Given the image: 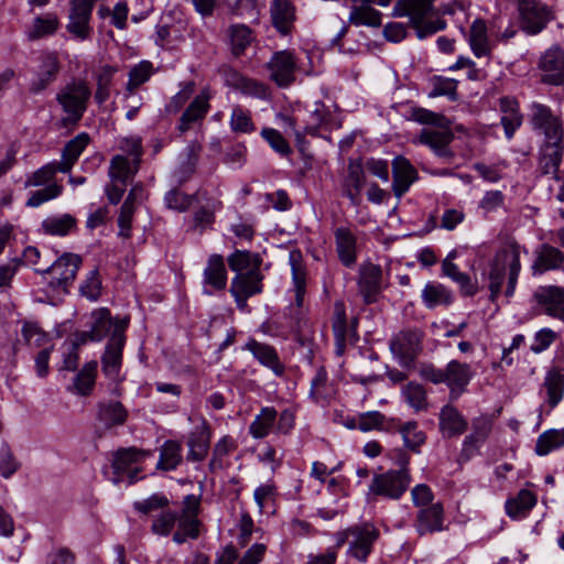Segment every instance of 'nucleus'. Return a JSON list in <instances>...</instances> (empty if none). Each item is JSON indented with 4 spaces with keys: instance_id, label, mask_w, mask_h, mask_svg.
<instances>
[{
    "instance_id": "f257e3e1",
    "label": "nucleus",
    "mask_w": 564,
    "mask_h": 564,
    "mask_svg": "<svg viewBox=\"0 0 564 564\" xmlns=\"http://www.w3.org/2000/svg\"><path fill=\"white\" fill-rule=\"evenodd\" d=\"M530 110L532 129L542 138L539 147V170L542 174H551L558 180L557 172L564 153L563 121L543 104L533 102Z\"/></svg>"
},
{
    "instance_id": "f03ea898",
    "label": "nucleus",
    "mask_w": 564,
    "mask_h": 564,
    "mask_svg": "<svg viewBox=\"0 0 564 564\" xmlns=\"http://www.w3.org/2000/svg\"><path fill=\"white\" fill-rule=\"evenodd\" d=\"M521 246L516 241L505 243L495 254L489 270L490 300L495 301L500 294L508 271L507 296H512L521 270Z\"/></svg>"
},
{
    "instance_id": "7ed1b4c3",
    "label": "nucleus",
    "mask_w": 564,
    "mask_h": 564,
    "mask_svg": "<svg viewBox=\"0 0 564 564\" xmlns=\"http://www.w3.org/2000/svg\"><path fill=\"white\" fill-rule=\"evenodd\" d=\"M435 0H395L391 15L408 18L419 39H424L446 28L445 20L436 17Z\"/></svg>"
},
{
    "instance_id": "20e7f679",
    "label": "nucleus",
    "mask_w": 564,
    "mask_h": 564,
    "mask_svg": "<svg viewBox=\"0 0 564 564\" xmlns=\"http://www.w3.org/2000/svg\"><path fill=\"white\" fill-rule=\"evenodd\" d=\"M408 465L409 457L401 453L399 469H390L375 475L367 495L369 497H383L391 500L400 499L411 482Z\"/></svg>"
},
{
    "instance_id": "39448f33",
    "label": "nucleus",
    "mask_w": 564,
    "mask_h": 564,
    "mask_svg": "<svg viewBox=\"0 0 564 564\" xmlns=\"http://www.w3.org/2000/svg\"><path fill=\"white\" fill-rule=\"evenodd\" d=\"M90 96L88 84L83 79H74L61 89L56 100L67 113L66 120L76 123L83 118Z\"/></svg>"
},
{
    "instance_id": "423d86ee",
    "label": "nucleus",
    "mask_w": 564,
    "mask_h": 564,
    "mask_svg": "<svg viewBox=\"0 0 564 564\" xmlns=\"http://www.w3.org/2000/svg\"><path fill=\"white\" fill-rule=\"evenodd\" d=\"M128 324V321L118 322L116 324V328L111 333L101 357V370L107 378L113 381L120 380L122 350L126 344L124 332Z\"/></svg>"
},
{
    "instance_id": "0eeeda50",
    "label": "nucleus",
    "mask_w": 564,
    "mask_h": 564,
    "mask_svg": "<svg viewBox=\"0 0 564 564\" xmlns=\"http://www.w3.org/2000/svg\"><path fill=\"white\" fill-rule=\"evenodd\" d=\"M82 262L80 256L66 252L48 268L36 271L48 275L47 282L51 288L66 291L67 286L74 283Z\"/></svg>"
},
{
    "instance_id": "6e6552de",
    "label": "nucleus",
    "mask_w": 564,
    "mask_h": 564,
    "mask_svg": "<svg viewBox=\"0 0 564 564\" xmlns=\"http://www.w3.org/2000/svg\"><path fill=\"white\" fill-rule=\"evenodd\" d=\"M151 455V451L140 449L137 447H126L117 449L112 454V476L109 477V480L112 484L118 485L121 482L124 475H128L129 484H133L135 481V477L139 469H132V466L134 464L143 462L147 457Z\"/></svg>"
},
{
    "instance_id": "1a4fd4ad",
    "label": "nucleus",
    "mask_w": 564,
    "mask_h": 564,
    "mask_svg": "<svg viewBox=\"0 0 564 564\" xmlns=\"http://www.w3.org/2000/svg\"><path fill=\"white\" fill-rule=\"evenodd\" d=\"M521 29L530 35L542 32L553 19L550 8L540 0H518Z\"/></svg>"
},
{
    "instance_id": "9d476101",
    "label": "nucleus",
    "mask_w": 564,
    "mask_h": 564,
    "mask_svg": "<svg viewBox=\"0 0 564 564\" xmlns=\"http://www.w3.org/2000/svg\"><path fill=\"white\" fill-rule=\"evenodd\" d=\"M348 534L351 539L347 554L361 563L367 562L380 535L379 530L372 523L365 522L348 528Z\"/></svg>"
},
{
    "instance_id": "9b49d317",
    "label": "nucleus",
    "mask_w": 564,
    "mask_h": 564,
    "mask_svg": "<svg viewBox=\"0 0 564 564\" xmlns=\"http://www.w3.org/2000/svg\"><path fill=\"white\" fill-rule=\"evenodd\" d=\"M226 86L241 94L261 100L270 98V89L264 83L247 77L231 66L224 65L219 69Z\"/></svg>"
},
{
    "instance_id": "f8f14e48",
    "label": "nucleus",
    "mask_w": 564,
    "mask_h": 564,
    "mask_svg": "<svg viewBox=\"0 0 564 564\" xmlns=\"http://www.w3.org/2000/svg\"><path fill=\"white\" fill-rule=\"evenodd\" d=\"M269 78L279 87L285 88L295 82L297 69L295 56L291 51L275 52L267 64Z\"/></svg>"
},
{
    "instance_id": "ddd939ff",
    "label": "nucleus",
    "mask_w": 564,
    "mask_h": 564,
    "mask_svg": "<svg viewBox=\"0 0 564 564\" xmlns=\"http://www.w3.org/2000/svg\"><path fill=\"white\" fill-rule=\"evenodd\" d=\"M61 70V62L55 52H43L39 57V66L29 90L33 95L47 89L57 78Z\"/></svg>"
},
{
    "instance_id": "4468645a",
    "label": "nucleus",
    "mask_w": 564,
    "mask_h": 564,
    "mask_svg": "<svg viewBox=\"0 0 564 564\" xmlns=\"http://www.w3.org/2000/svg\"><path fill=\"white\" fill-rule=\"evenodd\" d=\"M341 127V120L336 109H330L322 101L314 104L308 113L304 133L313 137L321 135V130L332 131Z\"/></svg>"
},
{
    "instance_id": "2eb2a0df",
    "label": "nucleus",
    "mask_w": 564,
    "mask_h": 564,
    "mask_svg": "<svg viewBox=\"0 0 564 564\" xmlns=\"http://www.w3.org/2000/svg\"><path fill=\"white\" fill-rule=\"evenodd\" d=\"M453 140L454 133L451 129V121L446 127L425 128L417 135L420 144L429 147L437 156L444 159L454 156L453 151L448 148Z\"/></svg>"
},
{
    "instance_id": "dca6fc26",
    "label": "nucleus",
    "mask_w": 564,
    "mask_h": 564,
    "mask_svg": "<svg viewBox=\"0 0 564 564\" xmlns=\"http://www.w3.org/2000/svg\"><path fill=\"white\" fill-rule=\"evenodd\" d=\"M95 0H72L67 30L77 39L84 41L90 36L89 20Z\"/></svg>"
},
{
    "instance_id": "f3484780",
    "label": "nucleus",
    "mask_w": 564,
    "mask_h": 564,
    "mask_svg": "<svg viewBox=\"0 0 564 564\" xmlns=\"http://www.w3.org/2000/svg\"><path fill=\"white\" fill-rule=\"evenodd\" d=\"M358 289L366 304L377 302L382 291V270L380 265L370 262L360 265Z\"/></svg>"
},
{
    "instance_id": "a211bd4d",
    "label": "nucleus",
    "mask_w": 564,
    "mask_h": 564,
    "mask_svg": "<svg viewBox=\"0 0 564 564\" xmlns=\"http://www.w3.org/2000/svg\"><path fill=\"white\" fill-rule=\"evenodd\" d=\"M542 82L550 85L564 84V51L558 46L549 48L539 61Z\"/></svg>"
},
{
    "instance_id": "6ab92c4d",
    "label": "nucleus",
    "mask_w": 564,
    "mask_h": 564,
    "mask_svg": "<svg viewBox=\"0 0 564 564\" xmlns=\"http://www.w3.org/2000/svg\"><path fill=\"white\" fill-rule=\"evenodd\" d=\"M542 312L564 322V288L557 285L540 286L533 294Z\"/></svg>"
},
{
    "instance_id": "aec40b11",
    "label": "nucleus",
    "mask_w": 564,
    "mask_h": 564,
    "mask_svg": "<svg viewBox=\"0 0 564 564\" xmlns=\"http://www.w3.org/2000/svg\"><path fill=\"white\" fill-rule=\"evenodd\" d=\"M210 94L208 89H203L187 106L180 117L177 130L185 133L196 123H202L209 111Z\"/></svg>"
},
{
    "instance_id": "412c9836",
    "label": "nucleus",
    "mask_w": 564,
    "mask_h": 564,
    "mask_svg": "<svg viewBox=\"0 0 564 564\" xmlns=\"http://www.w3.org/2000/svg\"><path fill=\"white\" fill-rule=\"evenodd\" d=\"M422 332L408 328L399 332L390 341L392 354L402 360H413L420 351Z\"/></svg>"
},
{
    "instance_id": "4be33fe9",
    "label": "nucleus",
    "mask_w": 564,
    "mask_h": 564,
    "mask_svg": "<svg viewBox=\"0 0 564 564\" xmlns=\"http://www.w3.org/2000/svg\"><path fill=\"white\" fill-rule=\"evenodd\" d=\"M204 293L212 295L214 292L223 291L227 286V270L223 256L214 253L209 256L203 272Z\"/></svg>"
},
{
    "instance_id": "5701e85b",
    "label": "nucleus",
    "mask_w": 564,
    "mask_h": 564,
    "mask_svg": "<svg viewBox=\"0 0 564 564\" xmlns=\"http://www.w3.org/2000/svg\"><path fill=\"white\" fill-rule=\"evenodd\" d=\"M272 25L281 35L291 34L296 21V9L291 0H272L270 4Z\"/></svg>"
},
{
    "instance_id": "b1692460",
    "label": "nucleus",
    "mask_w": 564,
    "mask_h": 564,
    "mask_svg": "<svg viewBox=\"0 0 564 564\" xmlns=\"http://www.w3.org/2000/svg\"><path fill=\"white\" fill-rule=\"evenodd\" d=\"M474 377V371L468 364L451 360L445 367V384L449 388L451 395L457 398L462 394Z\"/></svg>"
},
{
    "instance_id": "393cba45",
    "label": "nucleus",
    "mask_w": 564,
    "mask_h": 564,
    "mask_svg": "<svg viewBox=\"0 0 564 564\" xmlns=\"http://www.w3.org/2000/svg\"><path fill=\"white\" fill-rule=\"evenodd\" d=\"M392 189L394 195L400 198L410 188V186L417 180V171L411 162L403 158L397 156L392 161Z\"/></svg>"
},
{
    "instance_id": "a878e982",
    "label": "nucleus",
    "mask_w": 564,
    "mask_h": 564,
    "mask_svg": "<svg viewBox=\"0 0 564 564\" xmlns=\"http://www.w3.org/2000/svg\"><path fill=\"white\" fill-rule=\"evenodd\" d=\"M443 522L444 509L443 506L437 502L419 510L414 521V528L420 535H425L442 531Z\"/></svg>"
},
{
    "instance_id": "bb28decb",
    "label": "nucleus",
    "mask_w": 564,
    "mask_h": 564,
    "mask_svg": "<svg viewBox=\"0 0 564 564\" xmlns=\"http://www.w3.org/2000/svg\"><path fill=\"white\" fill-rule=\"evenodd\" d=\"M532 263L533 274H542L546 271L557 270L564 263V252L550 243L540 245L535 251Z\"/></svg>"
},
{
    "instance_id": "cd10ccee",
    "label": "nucleus",
    "mask_w": 564,
    "mask_h": 564,
    "mask_svg": "<svg viewBox=\"0 0 564 564\" xmlns=\"http://www.w3.org/2000/svg\"><path fill=\"white\" fill-rule=\"evenodd\" d=\"M538 497L529 489H521L514 497L506 501L505 509L509 518L520 520L535 507Z\"/></svg>"
},
{
    "instance_id": "c85d7f7f",
    "label": "nucleus",
    "mask_w": 564,
    "mask_h": 564,
    "mask_svg": "<svg viewBox=\"0 0 564 564\" xmlns=\"http://www.w3.org/2000/svg\"><path fill=\"white\" fill-rule=\"evenodd\" d=\"M245 348L251 351L261 365L270 368L275 375L280 376L283 373L284 366L281 364L278 352L272 346L250 339Z\"/></svg>"
},
{
    "instance_id": "c756f323",
    "label": "nucleus",
    "mask_w": 564,
    "mask_h": 564,
    "mask_svg": "<svg viewBox=\"0 0 564 564\" xmlns=\"http://www.w3.org/2000/svg\"><path fill=\"white\" fill-rule=\"evenodd\" d=\"M289 263L292 270V280L295 292V304L297 307H302L306 291V271L303 265V258L300 250H292L289 253Z\"/></svg>"
},
{
    "instance_id": "7c9ffc66",
    "label": "nucleus",
    "mask_w": 564,
    "mask_h": 564,
    "mask_svg": "<svg viewBox=\"0 0 564 564\" xmlns=\"http://www.w3.org/2000/svg\"><path fill=\"white\" fill-rule=\"evenodd\" d=\"M365 182L366 178L361 163L358 161H350L348 164V174L344 182V191L345 195L355 206L360 203V193Z\"/></svg>"
},
{
    "instance_id": "2f4dec72",
    "label": "nucleus",
    "mask_w": 564,
    "mask_h": 564,
    "mask_svg": "<svg viewBox=\"0 0 564 564\" xmlns=\"http://www.w3.org/2000/svg\"><path fill=\"white\" fill-rule=\"evenodd\" d=\"M128 321L127 318L119 319L111 316L107 307H100L91 313L90 332L93 334V341H101L111 330L116 328L118 322ZM115 329H112L113 332Z\"/></svg>"
},
{
    "instance_id": "473e14b6",
    "label": "nucleus",
    "mask_w": 564,
    "mask_h": 564,
    "mask_svg": "<svg viewBox=\"0 0 564 564\" xmlns=\"http://www.w3.org/2000/svg\"><path fill=\"white\" fill-rule=\"evenodd\" d=\"M336 250L341 263L351 267L356 262V237L346 227L335 230Z\"/></svg>"
},
{
    "instance_id": "72a5a7b5",
    "label": "nucleus",
    "mask_w": 564,
    "mask_h": 564,
    "mask_svg": "<svg viewBox=\"0 0 564 564\" xmlns=\"http://www.w3.org/2000/svg\"><path fill=\"white\" fill-rule=\"evenodd\" d=\"M469 44L477 57L489 56L492 45L487 34L486 22L481 19L475 20L469 29Z\"/></svg>"
},
{
    "instance_id": "f704fd0d",
    "label": "nucleus",
    "mask_w": 564,
    "mask_h": 564,
    "mask_svg": "<svg viewBox=\"0 0 564 564\" xmlns=\"http://www.w3.org/2000/svg\"><path fill=\"white\" fill-rule=\"evenodd\" d=\"M89 141L88 133L82 132L65 144L62 152V161L57 162L62 167V173H68L72 170Z\"/></svg>"
},
{
    "instance_id": "c9c22d12",
    "label": "nucleus",
    "mask_w": 564,
    "mask_h": 564,
    "mask_svg": "<svg viewBox=\"0 0 564 564\" xmlns=\"http://www.w3.org/2000/svg\"><path fill=\"white\" fill-rule=\"evenodd\" d=\"M182 444L177 441H166L160 448L156 469L162 471L175 470L182 463Z\"/></svg>"
},
{
    "instance_id": "e433bc0d",
    "label": "nucleus",
    "mask_w": 564,
    "mask_h": 564,
    "mask_svg": "<svg viewBox=\"0 0 564 564\" xmlns=\"http://www.w3.org/2000/svg\"><path fill=\"white\" fill-rule=\"evenodd\" d=\"M140 162H132L124 155H115L109 165L108 175L111 181L128 184L138 172Z\"/></svg>"
},
{
    "instance_id": "4c0bfd02",
    "label": "nucleus",
    "mask_w": 564,
    "mask_h": 564,
    "mask_svg": "<svg viewBox=\"0 0 564 564\" xmlns=\"http://www.w3.org/2000/svg\"><path fill=\"white\" fill-rule=\"evenodd\" d=\"M422 302L430 310L440 305L446 306L453 302V294L442 283L429 282L422 290Z\"/></svg>"
},
{
    "instance_id": "58836bf2",
    "label": "nucleus",
    "mask_w": 564,
    "mask_h": 564,
    "mask_svg": "<svg viewBox=\"0 0 564 564\" xmlns=\"http://www.w3.org/2000/svg\"><path fill=\"white\" fill-rule=\"evenodd\" d=\"M333 332L336 341L337 354L341 355L346 347V341L351 330L347 326L346 312L343 302H336L334 305Z\"/></svg>"
},
{
    "instance_id": "ea45409f",
    "label": "nucleus",
    "mask_w": 564,
    "mask_h": 564,
    "mask_svg": "<svg viewBox=\"0 0 564 564\" xmlns=\"http://www.w3.org/2000/svg\"><path fill=\"white\" fill-rule=\"evenodd\" d=\"M262 280L263 274L260 270H249L237 274L231 281L230 289L235 291V286H237L242 293L251 297L262 292Z\"/></svg>"
},
{
    "instance_id": "a19ab883",
    "label": "nucleus",
    "mask_w": 564,
    "mask_h": 564,
    "mask_svg": "<svg viewBox=\"0 0 564 564\" xmlns=\"http://www.w3.org/2000/svg\"><path fill=\"white\" fill-rule=\"evenodd\" d=\"M230 50L235 57L245 54L247 47L254 41L253 33L250 28L243 24H235L228 29Z\"/></svg>"
},
{
    "instance_id": "79ce46f5",
    "label": "nucleus",
    "mask_w": 564,
    "mask_h": 564,
    "mask_svg": "<svg viewBox=\"0 0 564 564\" xmlns=\"http://www.w3.org/2000/svg\"><path fill=\"white\" fill-rule=\"evenodd\" d=\"M209 442L210 433L207 427L204 426L199 431L192 433L187 442V459L193 462L204 460L209 451Z\"/></svg>"
},
{
    "instance_id": "37998d69",
    "label": "nucleus",
    "mask_w": 564,
    "mask_h": 564,
    "mask_svg": "<svg viewBox=\"0 0 564 564\" xmlns=\"http://www.w3.org/2000/svg\"><path fill=\"white\" fill-rule=\"evenodd\" d=\"M543 387L546 391V401L551 408L555 406L563 398L564 372L560 368L551 369L544 380Z\"/></svg>"
},
{
    "instance_id": "c03bdc74",
    "label": "nucleus",
    "mask_w": 564,
    "mask_h": 564,
    "mask_svg": "<svg viewBox=\"0 0 564 564\" xmlns=\"http://www.w3.org/2000/svg\"><path fill=\"white\" fill-rule=\"evenodd\" d=\"M229 268L239 273L247 270H260L262 258L259 253H252L247 250H236L227 259Z\"/></svg>"
},
{
    "instance_id": "a18cd8bd",
    "label": "nucleus",
    "mask_w": 564,
    "mask_h": 564,
    "mask_svg": "<svg viewBox=\"0 0 564 564\" xmlns=\"http://www.w3.org/2000/svg\"><path fill=\"white\" fill-rule=\"evenodd\" d=\"M97 367L98 364L95 360L84 365L83 369L76 375L69 391L80 395L90 394L95 386Z\"/></svg>"
},
{
    "instance_id": "49530a36",
    "label": "nucleus",
    "mask_w": 564,
    "mask_h": 564,
    "mask_svg": "<svg viewBox=\"0 0 564 564\" xmlns=\"http://www.w3.org/2000/svg\"><path fill=\"white\" fill-rule=\"evenodd\" d=\"M348 22L355 26L379 28L382 24V13L373 8L352 6Z\"/></svg>"
},
{
    "instance_id": "de8ad7c7",
    "label": "nucleus",
    "mask_w": 564,
    "mask_h": 564,
    "mask_svg": "<svg viewBox=\"0 0 564 564\" xmlns=\"http://www.w3.org/2000/svg\"><path fill=\"white\" fill-rule=\"evenodd\" d=\"M76 219L69 214L47 217L42 221V230L52 236H66L76 228Z\"/></svg>"
},
{
    "instance_id": "09e8293b",
    "label": "nucleus",
    "mask_w": 564,
    "mask_h": 564,
    "mask_svg": "<svg viewBox=\"0 0 564 564\" xmlns=\"http://www.w3.org/2000/svg\"><path fill=\"white\" fill-rule=\"evenodd\" d=\"M562 446H564V427L549 429L538 437L535 453L544 456Z\"/></svg>"
},
{
    "instance_id": "8fccbe9b",
    "label": "nucleus",
    "mask_w": 564,
    "mask_h": 564,
    "mask_svg": "<svg viewBox=\"0 0 564 564\" xmlns=\"http://www.w3.org/2000/svg\"><path fill=\"white\" fill-rule=\"evenodd\" d=\"M442 272L459 285L463 295L473 296L477 293L476 283L471 282L468 274L459 271L454 262L443 261Z\"/></svg>"
},
{
    "instance_id": "3c124183",
    "label": "nucleus",
    "mask_w": 564,
    "mask_h": 564,
    "mask_svg": "<svg viewBox=\"0 0 564 564\" xmlns=\"http://www.w3.org/2000/svg\"><path fill=\"white\" fill-rule=\"evenodd\" d=\"M229 126L235 133L249 134L256 130L251 111L239 105L234 106L231 110Z\"/></svg>"
},
{
    "instance_id": "603ef678",
    "label": "nucleus",
    "mask_w": 564,
    "mask_h": 564,
    "mask_svg": "<svg viewBox=\"0 0 564 564\" xmlns=\"http://www.w3.org/2000/svg\"><path fill=\"white\" fill-rule=\"evenodd\" d=\"M311 397L317 403L327 402L333 395V388L328 383V376L324 367H319L311 382Z\"/></svg>"
},
{
    "instance_id": "864d4df0",
    "label": "nucleus",
    "mask_w": 564,
    "mask_h": 564,
    "mask_svg": "<svg viewBox=\"0 0 564 564\" xmlns=\"http://www.w3.org/2000/svg\"><path fill=\"white\" fill-rule=\"evenodd\" d=\"M57 172H62L61 165L54 161L50 162L42 167L37 169L33 173L26 176L24 187H37L43 185H48L50 183H55L54 177Z\"/></svg>"
},
{
    "instance_id": "5fc2aeb1",
    "label": "nucleus",
    "mask_w": 564,
    "mask_h": 564,
    "mask_svg": "<svg viewBox=\"0 0 564 564\" xmlns=\"http://www.w3.org/2000/svg\"><path fill=\"white\" fill-rule=\"evenodd\" d=\"M178 529L173 534L176 544H183L187 539L195 540L199 536L200 521L193 516H178Z\"/></svg>"
},
{
    "instance_id": "6e6d98bb",
    "label": "nucleus",
    "mask_w": 564,
    "mask_h": 564,
    "mask_svg": "<svg viewBox=\"0 0 564 564\" xmlns=\"http://www.w3.org/2000/svg\"><path fill=\"white\" fill-rule=\"evenodd\" d=\"M402 395L406 403L415 411L426 410L429 406L426 391L417 382H409L402 389Z\"/></svg>"
},
{
    "instance_id": "4d7b16f0",
    "label": "nucleus",
    "mask_w": 564,
    "mask_h": 564,
    "mask_svg": "<svg viewBox=\"0 0 564 564\" xmlns=\"http://www.w3.org/2000/svg\"><path fill=\"white\" fill-rule=\"evenodd\" d=\"M153 73L152 63L142 61L134 65L129 72L127 91L132 95L138 87L148 82Z\"/></svg>"
},
{
    "instance_id": "13d9d810",
    "label": "nucleus",
    "mask_w": 564,
    "mask_h": 564,
    "mask_svg": "<svg viewBox=\"0 0 564 564\" xmlns=\"http://www.w3.org/2000/svg\"><path fill=\"white\" fill-rule=\"evenodd\" d=\"M410 119L420 124L432 126L433 128L446 127L448 126V121H451L444 115L434 112L422 107L411 108Z\"/></svg>"
},
{
    "instance_id": "bf43d9fd",
    "label": "nucleus",
    "mask_w": 564,
    "mask_h": 564,
    "mask_svg": "<svg viewBox=\"0 0 564 564\" xmlns=\"http://www.w3.org/2000/svg\"><path fill=\"white\" fill-rule=\"evenodd\" d=\"M99 419L107 423H124L128 419V411L119 401H109L99 405Z\"/></svg>"
},
{
    "instance_id": "052dcab7",
    "label": "nucleus",
    "mask_w": 564,
    "mask_h": 564,
    "mask_svg": "<svg viewBox=\"0 0 564 564\" xmlns=\"http://www.w3.org/2000/svg\"><path fill=\"white\" fill-rule=\"evenodd\" d=\"M21 332L25 344L31 347L44 348L50 341L48 334L45 333L36 323L24 322Z\"/></svg>"
},
{
    "instance_id": "680f3d73",
    "label": "nucleus",
    "mask_w": 564,
    "mask_h": 564,
    "mask_svg": "<svg viewBox=\"0 0 564 564\" xmlns=\"http://www.w3.org/2000/svg\"><path fill=\"white\" fill-rule=\"evenodd\" d=\"M63 192V186L57 183H50L42 189L31 192L26 200V206L36 208L42 204L58 197Z\"/></svg>"
},
{
    "instance_id": "e2e57ef3",
    "label": "nucleus",
    "mask_w": 564,
    "mask_h": 564,
    "mask_svg": "<svg viewBox=\"0 0 564 564\" xmlns=\"http://www.w3.org/2000/svg\"><path fill=\"white\" fill-rule=\"evenodd\" d=\"M433 88L429 93L430 98L446 96L451 100H457V82L452 78L436 76L432 79Z\"/></svg>"
},
{
    "instance_id": "0e129e2a",
    "label": "nucleus",
    "mask_w": 564,
    "mask_h": 564,
    "mask_svg": "<svg viewBox=\"0 0 564 564\" xmlns=\"http://www.w3.org/2000/svg\"><path fill=\"white\" fill-rule=\"evenodd\" d=\"M178 514L171 510L162 511L159 516H156L151 524V530L156 535L167 536L176 521H177Z\"/></svg>"
},
{
    "instance_id": "69168bd1",
    "label": "nucleus",
    "mask_w": 564,
    "mask_h": 564,
    "mask_svg": "<svg viewBox=\"0 0 564 564\" xmlns=\"http://www.w3.org/2000/svg\"><path fill=\"white\" fill-rule=\"evenodd\" d=\"M101 290L102 285L99 271L98 269H94L80 284L79 292L86 299L97 301L101 296Z\"/></svg>"
},
{
    "instance_id": "338daca9",
    "label": "nucleus",
    "mask_w": 564,
    "mask_h": 564,
    "mask_svg": "<svg viewBox=\"0 0 564 564\" xmlns=\"http://www.w3.org/2000/svg\"><path fill=\"white\" fill-rule=\"evenodd\" d=\"M180 87V91L174 95L166 105V111L169 113H177L183 108L194 94L196 85L193 80H188L181 83Z\"/></svg>"
},
{
    "instance_id": "774afa93",
    "label": "nucleus",
    "mask_w": 564,
    "mask_h": 564,
    "mask_svg": "<svg viewBox=\"0 0 564 564\" xmlns=\"http://www.w3.org/2000/svg\"><path fill=\"white\" fill-rule=\"evenodd\" d=\"M58 25V21L54 17L41 18L37 17L34 22L32 30L29 31L28 37L30 40H37L43 36L53 34Z\"/></svg>"
}]
</instances>
